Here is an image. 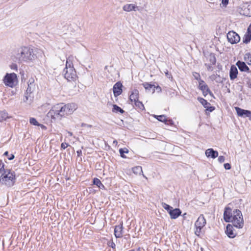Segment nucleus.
<instances>
[{"mask_svg": "<svg viewBox=\"0 0 251 251\" xmlns=\"http://www.w3.org/2000/svg\"><path fill=\"white\" fill-rule=\"evenodd\" d=\"M36 52L35 49L23 46L17 49L13 56V60L19 63L29 62L36 58Z\"/></svg>", "mask_w": 251, "mask_h": 251, "instance_id": "1", "label": "nucleus"}, {"mask_svg": "<svg viewBox=\"0 0 251 251\" xmlns=\"http://www.w3.org/2000/svg\"><path fill=\"white\" fill-rule=\"evenodd\" d=\"M0 184L7 187H12L16 181V173L12 169L2 167L0 168Z\"/></svg>", "mask_w": 251, "mask_h": 251, "instance_id": "2", "label": "nucleus"}, {"mask_svg": "<svg viewBox=\"0 0 251 251\" xmlns=\"http://www.w3.org/2000/svg\"><path fill=\"white\" fill-rule=\"evenodd\" d=\"M64 110V109L62 107V104H57L50 110L48 113V116L51 117V118L53 120H60L62 118L66 116Z\"/></svg>", "mask_w": 251, "mask_h": 251, "instance_id": "3", "label": "nucleus"}, {"mask_svg": "<svg viewBox=\"0 0 251 251\" xmlns=\"http://www.w3.org/2000/svg\"><path fill=\"white\" fill-rule=\"evenodd\" d=\"M233 226L238 228H242L244 226V220L241 211L239 209H234L233 211L231 221Z\"/></svg>", "mask_w": 251, "mask_h": 251, "instance_id": "4", "label": "nucleus"}, {"mask_svg": "<svg viewBox=\"0 0 251 251\" xmlns=\"http://www.w3.org/2000/svg\"><path fill=\"white\" fill-rule=\"evenodd\" d=\"M64 77L68 81H75L77 77L76 73L72 63L67 65L63 70Z\"/></svg>", "mask_w": 251, "mask_h": 251, "instance_id": "5", "label": "nucleus"}, {"mask_svg": "<svg viewBox=\"0 0 251 251\" xmlns=\"http://www.w3.org/2000/svg\"><path fill=\"white\" fill-rule=\"evenodd\" d=\"M3 82L6 86L13 88L18 83L17 75L14 73H6L3 78Z\"/></svg>", "mask_w": 251, "mask_h": 251, "instance_id": "6", "label": "nucleus"}, {"mask_svg": "<svg viewBox=\"0 0 251 251\" xmlns=\"http://www.w3.org/2000/svg\"><path fill=\"white\" fill-rule=\"evenodd\" d=\"M34 80L32 81L30 79L28 82V86L25 94V99L24 101L28 103H30L33 99L34 96L33 92L35 89V84L33 83Z\"/></svg>", "mask_w": 251, "mask_h": 251, "instance_id": "7", "label": "nucleus"}, {"mask_svg": "<svg viewBox=\"0 0 251 251\" xmlns=\"http://www.w3.org/2000/svg\"><path fill=\"white\" fill-rule=\"evenodd\" d=\"M228 41L231 44L238 43L240 40L239 35L235 31H229L226 35Z\"/></svg>", "mask_w": 251, "mask_h": 251, "instance_id": "8", "label": "nucleus"}, {"mask_svg": "<svg viewBox=\"0 0 251 251\" xmlns=\"http://www.w3.org/2000/svg\"><path fill=\"white\" fill-rule=\"evenodd\" d=\"M62 104V107L64 109V113L66 116L72 114L74 111L76 109V106L74 103H67L63 105Z\"/></svg>", "mask_w": 251, "mask_h": 251, "instance_id": "9", "label": "nucleus"}, {"mask_svg": "<svg viewBox=\"0 0 251 251\" xmlns=\"http://www.w3.org/2000/svg\"><path fill=\"white\" fill-rule=\"evenodd\" d=\"M235 110L238 116L243 118H249L251 120V111L242 109L239 107H236Z\"/></svg>", "mask_w": 251, "mask_h": 251, "instance_id": "10", "label": "nucleus"}, {"mask_svg": "<svg viewBox=\"0 0 251 251\" xmlns=\"http://www.w3.org/2000/svg\"><path fill=\"white\" fill-rule=\"evenodd\" d=\"M123 85L121 81L117 82L113 87V95L115 97L120 96L123 92Z\"/></svg>", "mask_w": 251, "mask_h": 251, "instance_id": "11", "label": "nucleus"}, {"mask_svg": "<svg viewBox=\"0 0 251 251\" xmlns=\"http://www.w3.org/2000/svg\"><path fill=\"white\" fill-rule=\"evenodd\" d=\"M232 215V209L228 206H226L225 208L223 215L224 221L226 223H230L231 221Z\"/></svg>", "mask_w": 251, "mask_h": 251, "instance_id": "12", "label": "nucleus"}, {"mask_svg": "<svg viewBox=\"0 0 251 251\" xmlns=\"http://www.w3.org/2000/svg\"><path fill=\"white\" fill-rule=\"evenodd\" d=\"M123 229V223L115 226L114 235L116 238H120L122 237Z\"/></svg>", "mask_w": 251, "mask_h": 251, "instance_id": "13", "label": "nucleus"}, {"mask_svg": "<svg viewBox=\"0 0 251 251\" xmlns=\"http://www.w3.org/2000/svg\"><path fill=\"white\" fill-rule=\"evenodd\" d=\"M206 223V220L203 215L201 214L195 223V226L203 228Z\"/></svg>", "mask_w": 251, "mask_h": 251, "instance_id": "14", "label": "nucleus"}, {"mask_svg": "<svg viewBox=\"0 0 251 251\" xmlns=\"http://www.w3.org/2000/svg\"><path fill=\"white\" fill-rule=\"evenodd\" d=\"M238 74V71L236 67L232 65L230 67L229 70V77L230 80H233L237 78Z\"/></svg>", "mask_w": 251, "mask_h": 251, "instance_id": "15", "label": "nucleus"}, {"mask_svg": "<svg viewBox=\"0 0 251 251\" xmlns=\"http://www.w3.org/2000/svg\"><path fill=\"white\" fill-rule=\"evenodd\" d=\"M234 228L231 224H227L226 226V235L230 238L235 237L236 234L233 232Z\"/></svg>", "mask_w": 251, "mask_h": 251, "instance_id": "16", "label": "nucleus"}, {"mask_svg": "<svg viewBox=\"0 0 251 251\" xmlns=\"http://www.w3.org/2000/svg\"><path fill=\"white\" fill-rule=\"evenodd\" d=\"M181 210L179 208H176L174 209L173 208L172 209L169 211V214L172 219H176L181 215Z\"/></svg>", "mask_w": 251, "mask_h": 251, "instance_id": "17", "label": "nucleus"}, {"mask_svg": "<svg viewBox=\"0 0 251 251\" xmlns=\"http://www.w3.org/2000/svg\"><path fill=\"white\" fill-rule=\"evenodd\" d=\"M236 65L237 66L240 71L250 72V69L249 67L244 62L238 60L236 62Z\"/></svg>", "mask_w": 251, "mask_h": 251, "instance_id": "18", "label": "nucleus"}, {"mask_svg": "<svg viewBox=\"0 0 251 251\" xmlns=\"http://www.w3.org/2000/svg\"><path fill=\"white\" fill-rule=\"evenodd\" d=\"M199 88L202 91V94L204 97L207 95L206 92L207 91V89H209L207 85L203 80H200L199 81Z\"/></svg>", "mask_w": 251, "mask_h": 251, "instance_id": "19", "label": "nucleus"}, {"mask_svg": "<svg viewBox=\"0 0 251 251\" xmlns=\"http://www.w3.org/2000/svg\"><path fill=\"white\" fill-rule=\"evenodd\" d=\"M205 155L207 157L215 159L218 157V152L217 151H215L213 149L210 148L206 150Z\"/></svg>", "mask_w": 251, "mask_h": 251, "instance_id": "20", "label": "nucleus"}, {"mask_svg": "<svg viewBox=\"0 0 251 251\" xmlns=\"http://www.w3.org/2000/svg\"><path fill=\"white\" fill-rule=\"evenodd\" d=\"M123 9L124 11H127V12H130L131 11H139V7L137 6H136L135 5L133 4H127L125 5Z\"/></svg>", "mask_w": 251, "mask_h": 251, "instance_id": "21", "label": "nucleus"}, {"mask_svg": "<svg viewBox=\"0 0 251 251\" xmlns=\"http://www.w3.org/2000/svg\"><path fill=\"white\" fill-rule=\"evenodd\" d=\"M139 91L137 89H134L131 91L129 96V100L131 102L139 100Z\"/></svg>", "mask_w": 251, "mask_h": 251, "instance_id": "22", "label": "nucleus"}, {"mask_svg": "<svg viewBox=\"0 0 251 251\" xmlns=\"http://www.w3.org/2000/svg\"><path fill=\"white\" fill-rule=\"evenodd\" d=\"M251 40V30L248 28L247 32L243 38V42L245 44H248Z\"/></svg>", "mask_w": 251, "mask_h": 251, "instance_id": "23", "label": "nucleus"}, {"mask_svg": "<svg viewBox=\"0 0 251 251\" xmlns=\"http://www.w3.org/2000/svg\"><path fill=\"white\" fill-rule=\"evenodd\" d=\"M93 184L94 185H96L100 189H105V187H104V185L101 183L100 180L97 177H95L93 179Z\"/></svg>", "mask_w": 251, "mask_h": 251, "instance_id": "24", "label": "nucleus"}, {"mask_svg": "<svg viewBox=\"0 0 251 251\" xmlns=\"http://www.w3.org/2000/svg\"><path fill=\"white\" fill-rule=\"evenodd\" d=\"M143 86L145 88V89L149 92H152L153 91V89L154 88V84H152L151 82H145L142 84Z\"/></svg>", "mask_w": 251, "mask_h": 251, "instance_id": "25", "label": "nucleus"}, {"mask_svg": "<svg viewBox=\"0 0 251 251\" xmlns=\"http://www.w3.org/2000/svg\"><path fill=\"white\" fill-rule=\"evenodd\" d=\"M112 112L123 114L125 111L117 104H113Z\"/></svg>", "mask_w": 251, "mask_h": 251, "instance_id": "26", "label": "nucleus"}, {"mask_svg": "<svg viewBox=\"0 0 251 251\" xmlns=\"http://www.w3.org/2000/svg\"><path fill=\"white\" fill-rule=\"evenodd\" d=\"M128 152H129L128 150L126 148H120L119 149V153L120 154V156L123 158H126V156L125 155V154L127 153H128Z\"/></svg>", "mask_w": 251, "mask_h": 251, "instance_id": "27", "label": "nucleus"}, {"mask_svg": "<svg viewBox=\"0 0 251 251\" xmlns=\"http://www.w3.org/2000/svg\"><path fill=\"white\" fill-rule=\"evenodd\" d=\"M209 61L211 63V64L215 65L216 62L215 55L213 53H211L208 56Z\"/></svg>", "mask_w": 251, "mask_h": 251, "instance_id": "28", "label": "nucleus"}, {"mask_svg": "<svg viewBox=\"0 0 251 251\" xmlns=\"http://www.w3.org/2000/svg\"><path fill=\"white\" fill-rule=\"evenodd\" d=\"M8 118V114L5 111H0V122L5 120Z\"/></svg>", "mask_w": 251, "mask_h": 251, "instance_id": "29", "label": "nucleus"}, {"mask_svg": "<svg viewBox=\"0 0 251 251\" xmlns=\"http://www.w3.org/2000/svg\"><path fill=\"white\" fill-rule=\"evenodd\" d=\"M134 105L140 110H143L145 109V107L143 103L139 100L134 101Z\"/></svg>", "mask_w": 251, "mask_h": 251, "instance_id": "30", "label": "nucleus"}, {"mask_svg": "<svg viewBox=\"0 0 251 251\" xmlns=\"http://www.w3.org/2000/svg\"><path fill=\"white\" fill-rule=\"evenodd\" d=\"M198 100L199 101L203 106V107L205 108V107H207L208 105H210V103H209L206 100L202 98H198Z\"/></svg>", "mask_w": 251, "mask_h": 251, "instance_id": "31", "label": "nucleus"}, {"mask_svg": "<svg viewBox=\"0 0 251 251\" xmlns=\"http://www.w3.org/2000/svg\"><path fill=\"white\" fill-rule=\"evenodd\" d=\"M133 172L134 174L137 175V174H140L141 173H143L142 171V168L141 166H136L134 167L132 169Z\"/></svg>", "mask_w": 251, "mask_h": 251, "instance_id": "32", "label": "nucleus"}, {"mask_svg": "<svg viewBox=\"0 0 251 251\" xmlns=\"http://www.w3.org/2000/svg\"><path fill=\"white\" fill-rule=\"evenodd\" d=\"M155 118L158 120L159 121L165 123L166 122V117L164 115L156 116Z\"/></svg>", "mask_w": 251, "mask_h": 251, "instance_id": "33", "label": "nucleus"}, {"mask_svg": "<svg viewBox=\"0 0 251 251\" xmlns=\"http://www.w3.org/2000/svg\"><path fill=\"white\" fill-rule=\"evenodd\" d=\"M162 207L168 211V213L173 208V207L164 202L162 203Z\"/></svg>", "mask_w": 251, "mask_h": 251, "instance_id": "34", "label": "nucleus"}, {"mask_svg": "<svg viewBox=\"0 0 251 251\" xmlns=\"http://www.w3.org/2000/svg\"><path fill=\"white\" fill-rule=\"evenodd\" d=\"M29 123L31 125L36 126L39 125V123L35 118H30L29 119Z\"/></svg>", "mask_w": 251, "mask_h": 251, "instance_id": "35", "label": "nucleus"}, {"mask_svg": "<svg viewBox=\"0 0 251 251\" xmlns=\"http://www.w3.org/2000/svg\"><path fill=\"white\" fill-rule=\"evenodd\" d=\"M3 155L5 156H7L8 159L9 160H13L15 157V156L13 154H11L9 156V152L8 151H5L4 153H3Z\"/></svg>", "mask_w": 251, "mask_h": 251, "instance_id": "36", "label": "nucleus"}, {"mask_svg": "<svg viewBox=\"0 0 251 251\" xmlns=\"http://www.w3.org/2000/svg\"><path fill=\"white\" fill-rule=\"evenodd\" d=\"M155 90H156L157 93H160L162 91L161 88L158 85H154V88L153 89V91H152V93H154Z\"/></svg>", "mask_w": 251, "mask_h": 251, "instance_id": "37", "label": "nucleus"}, {"mask_svg": "<svg viewBox=\"0 0 251 251\" xmlns=\"http://www.w3.org/2000/svg\"><path fill=\"white\" fill-rule=\"evenodd\" d=\"M107 245L109 247H111L114 250H115L116 248V245L113 242L112 240L109 241L107 243Z\"/></svg>", "mask_w": 251, "mask_h": 251, "instance_id": "38", "label": "nucleus"}, {"mask_svg": "<svg viewBox=\"0 0 251 251\" xmlns=\"http://www.w3.org/2000/svg\"><path fill=\"white\" fill-rule=\"evenodd\" d=\"M195 227H196V230L195 231V234L197 236H200V233H201V229L202 228L197 227V226H195Z\"/></svg>", "mask_w": 251, "mask_h": 251, "instance_id": "39", "label": "nucleus"}, {"mask_svg": "<svg viewBox=\"0 0 251 251\" xmlns=\"http://www.w3.org/2000/svg\"><path fill=\"white\" fill-rule=\"evenodd\" d=\"M226 80L225 78H221V76H220V75H219V77H217L215 81L217 83H223L224 82V80Z\"/></svg>", "mask_w": 251, "mask_h": 251, "instance_id": "40", "label": "nucleus"}, {"mask_svg": "<svg viewBox=\"0 0 251 251\" xmlns=\"http://www.w3.org/2000/svg\"><path fill=\"white\" fill-rule=\"evenodd\" d=\"M205 108L206 109V111L211 112L215 110V107L213 106L208 105L207 107L205 106Z\"/></svg>", "mask_w": 251, "mask_h": 251, "instance_id": "41", "label": "nucleus"}, {"mask_svg": "<svg viewBox=\"0 0 251 251\" xmlns=\"http://www.w3.org/2000/svg\"><path fill=\"white\" fill-rule=\"evenodd\" d=\"M165 124L168 125H173L174 124L173 121L171 119H168L166 118V122H165L164 123Z\"/></svg>", "mask_w": 251, "mask_h": 251, "instance_id": "42", "label": "nucleus"}, {"mask_svg": "<svg viewBox=\"0 0 251 251\" xmlns=\"http://www.w3.org/2000/svg\"><path fill=\"white\" fill-rule=\"evenodd\" d=\"M204 65H205V66L206 67L208 71H213V68L212 66V64L205 63Z\"/></svg>", "mask_w": 251, "mask_h": 251, "instance_id": "43", "label": "nucleus"}, {"mask_svg": "<svg viewBox=\"0 0 251 251\" xmlns=\"http://www.w3.org/2000/svg\"><path fill=\"white\" fill-rule=\"evenodd\" d=\"M70 145H69L68 143H62L61 145V149H62V150H65V149H66L68 146H69Z\"/></svg>", "mask_w": 251, "mask_h": 251, "instance_id": "44", "label": "nucleus"}, {"mask_svg": "<svg viewBox=\"0 0 251 251\" xmlns=\"http://www.w3.org/2000/svg\"><path fill=\"white\" fill-rule=\"evenodd\" d=\"M195 78L198 80L199 81L200 80H201V76H200V75L199 73H195V75H193Z\"/></svg>", "mask_w": 251, "mask_h": 251, "instance_id": "45", "label": "nucleus"}, {"mask_svg": "<svg viewBox=\"0 0 251 251\" xmlns=\"http://www.w3.org/2000/svg\"><path fill=\"white\" fill-rule=\"evenodd\" d=\"M224 166L226 170H230L231 168V165L228 163L224 164Z\"/></svg>", "mask_w": 251, "mask_h": 251, "instance_id": "46", "label": "nucleus"}, {"mask_svg": "<svg viewBox=\"0 0 251 251\" xmlns=\"http://www.w3.org/2000/svg\"><path fill=\"white\" fill-rule=\"evenodd\" d=\"M217 77H219V75L218 74H213L210 76V78L212 80H215Z\"/></svg>", "mask_w": 251, "mask_h": 251, "instance_id": "47", "label": "nucleus"}, {"mask_svg": "<svg viewBox=\"0 0 251 251\" xmlns=\"http://www.w3.org/2000/svg\"><path fill=\"white\" fill-rule=\"evenodd\" d=\"M225 157L224 156L221 155L218 157V161L220 163H223L225 161Z\"/></svg>", "mask_w": 251, "mask_h": 251, "instance_id": "48", "label": "nucleus"}, {"mask_svg": "<svg viewBox=\"0 0 251 251\" xmlns=\"http://www.w3.org/2000/svg\"><path fill=\"white\" fill-rule=\"evenodd\" d=\"M229 0H222V4L224 7H226L228 3Z\"/></svg>", "mask_w": 251, "mask_h": 251, "instance_id": "49", "label": "nucleus"}, {"mask_svg": "<svg viewBox=\"0 0 251 251\" xmlns=\"http://www.w3.org/2000/svg\"><path fill=\"white\" fill-rule=\"evenodd\" d=\"M81 126L91 128L92 127V126L91 125H88V124H85V123H82L81 125Z\"/></svg>", "mask_w": 251, "mask_h": 251, "instance_id": "50", "label": "nucleus"}, {"mask_svg": "<svg viewBox=\"0 0 251 251\" xmlns=\"http://www.w3.org/2000/svg\"><path fill=\"white\" fill-rule=\"evenodd\" d=\"M206 92V93H207V95L208 94H209L210 95V96H211V97H212V98H215V97H214V96L213 94V93H212V92L210 91V89H207V92Z\"/></svg>", "mask_w": 251, "mask_h": 251, "instance_id": "51", "label": "nucleus"}, {"mask_svg": "<svg viewBox=\"0 0 251 251\" xmlns=\"http://www.w3.org/2000/svg\"><path fill=\"white\" fill-rule=\"evenodd\" d=\"M17 65L16 64H12L11 65V69L13 70H17Z\"/></svg>", "mask_w": 251, "mask_h": 251, "instance_id": "52", "label": "nucleus"}, {"mask_svg": "<svg viewBox=\"0 0 251 251\" xmlns=\"http://www.w3.org/2000/svg\"><path fill=\"white\" fill-rule=\"evenodd\" d=\"M37 126H40L41 128L42 129H47V127H46V126L45 125H44L43 124H41L40 123H39V125H37Z\"/></svg>", "mask_w": 251, "mask_h": 251, "instance_id": "53", "label": "nucleus"}, {"mask_svg": "<svg viewBox=\"0 0 251 251\" xmlns=\"http://www.w3.org/2000/svg\"><path fill=\"white\" fill-rule=\"evenodd\" d=\"M76 153L78 156H80L82 155V151L81 150H78L76 151Z\"/></svg>", "mask_w": 251, "mask_h": 251, "instance_id": "54", "label": "nucleus"}, {"mask_svg": "<svg viewBox=\"0 0 251 251\" xmlns=\"http://www.w3.org/2000/svg\"><path fill=\"white\" fill-rule=\"evenodd\" d=\"M2 167L5 168V164L2 162V160L0 159V168Z\"/></svg>", "mask_w": 251, "mask_h": 251, "instance_id": "55", "label": "nucleus"}, {"mask_svg": "<svg viewBox=\"0 0 251 251\" xmlns=\"http://www.w3.org/2000/svg\"><path fill=\"white\" fill-rule=\"evenodd\" d=\"M208 2H209L211 4H214L215 2V1H217V0H206Z\"/></svg>", "mask_w": 251, "mask_h": 251, "instance_id": "56", "label": "nucleus"}, {"mask_svg": "<svg viewBox=\"0 0 251 251\" xmlns=\"http://www.w3.org/2000/svg\"><path fill=\"white\" fill-rule=\"evenodd\" d=\"M246 79H247L246 83H247V84L248 85V83H249V82H251V79L248 77L246 78Z\"/></svg>", "mask_w": 251, "mask_h": 251, "instance_id": "57", "label": "nucleus"}, {"mask_svg": "<svg viewBox=\"0 0 251 251\" xmlns=\"http://www.w3.org/2000/svg\"><path fill=\"white\" fill-rule=\"evenodd\" d=\"M248 86L249 88H251V82H249Z\"/></svg>", "mask_w": 251, "mask_h": 251, "instance_id": "58", "label": "nucleus"}, {"mask_svg": "<svg viewBox=\"0 0 251 251\" xmlns=\"http://www.w3.org/2000/svg\"><path fill=\"white\" fill-rule=\"evenodd\" d=\"M166 75L168 77L170 78V75L169 74V73H168V71H167V72L166 73Z\"/></svg>", "mask_w": 251, "mask_h": 251, "instance_id": "59", "label": "nucleus"}, {"mask_svg": "<svg viewBox=\"0 0 251 251\" xmlns=\"http://www.w3.org/2000/svg\"><path fill=\"white\" fill-rule=\"evenodd\" d=\"M68 133H69V134L71 136H72V132H69Z\"/></svg>", "mask_w": 251, "mask_h": 251, "instance_id": "60", "label": "nucleus"}, {"mask_svg": "<svg viewBox=\"0 0 251 251\" xmlns=\"http://www.w3.org/2000/svg\"><path fill=\"white\" fill-rule=\"evenodd\" d=\"M250 62H251V63H248V64H249V65H251V60H250Z\"/></svg>", "mask_w": 251, "mask_h": 251, "instance_id": "61", "label": "nucleus"}, {"mask_svg": "<svg viewBox=\"0 0 251 251\" xmlns=\"http://www.w3.org/2000/svg\"><path fill=\"white\" fill-rule=\"evenodd\" d=\"M218 68H219V69H222V66L219 67V66H218Z\"/></svg>", "mask_w": 251, "mask_h": 251, "instance_id": "62", "label": "nucleus"}, {"mask_svg": "<svg viewBox=\"0 0 251 251\" xmlns=\"http://www.w3.org/2000/svg\"><path fill=\"white\" fill-rule=\"evenodd\" d=\"M113 142H114V143H117V141H116V140H115V141H114Z\"/></svg>", "mask_w": 251, "mask_h": 251, "instance_id": "63", "label": "nucleus"}, {"mask_svg": "<svg viewBox=\"0 0 251 251\" xmlns=\"http://www.w3.org/2000/svg\"><path fill=\"white\" fill-rule=\"evenodd\" d=\"M250 27H251V24L250 25V26L248 28H249L250 29Z\"/></svg>", "mask_w": 251, "mask_h": 251, "instance_id": "64", "label": "nucleus"}]
</instances>
